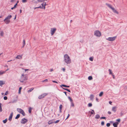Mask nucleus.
<instances>
[{
    "label": "nucleus",
    "instance_id": "obj_1",
    "mask_svg": "<svg viewBox=\"0 0 127 127\" xmlns=\"http://www.w3.org/2000/svg\"><path fill=\"white\" fill-rule=\"evenodd\" d=\"M64 62L67 64H70L71 63V60L67 54H65L64 56Z\"/></svg>",
    "mask_w": 127,
    "mask_h": 127
},
{
    "label": "nucleus",
    "instance_id": "obj_2",
    "mask_svg": "<svg viewBox=\"0 0 127 127\" xmlns=\"http://www.w3.org/2000/svg\"><path fill=\"white\" fill-rule=\"evenodd\" d=\"M28 79V77L26 75H24V74H22L21 76V79L20 80V82L23 83L24 81L27 80Z\"/></svg>",
    "mask_w": 127,
    "mask_h": 127
},
{
    "label": "nucleus",
    "instance_id": "obj_3",
    "mask_svg": "<svg viewBox=\"0 0 127 127\" xmlns=\"http://www.w3.org/2000/svg\"><path fill=\"white\" fill-rule=\"evenodd\" d=\"M106 4L113 11L114 13H116L117 14H118V12L115 9V8H114L113 7H112L111 5L107 3H106Z\"/></svg>",
    "mask_w": 127,
    "mask_h": 127
},
{
    "label": "nucleus",
    "instance_id": "obj_4",
    "mask_svg": "<svg viewBox=\"0 0 127 127\" xmlns=\"http://www.w3.org/2000/svg\"><path fill=\"white\" fill-rule=\"evenodd\" d=\"M17 111L20 113L22 114L23 116H24L26 115L22 109L21 108H17Z\"/></svg>",
    "mask_w": 127,
    "mask_h": 127
},
{
    "label": "nucleus",
    "instance_id": "obj_5",
    "mask_svg": "<svg viewBox=\"0 0 127 127\" xmlns=\"http://www.w3.org/2000/svg\"><path fill=\"white\" fill-rule=\"evenodd\" d=\"M94 35L98 37H100L101 35V33L98 30L95 31L94 32Z\"/></svg>",
    "mask_w": 127,
    "mask_h": 127
},
{
    "label": "nucleus",
    "instance_id": "obj_6",
    "mask_svg": "<svg viewBox=\"0 0 127 127\" xmlns=\"http://www.w3.org/2000/svg\"><path fill=\"white\" fill-rule=\"evenodd\" d=\"M48 93H44L43 94H41V95H40L38 97V98L39 99H42L44 97L48 95Z\"/></svg>",
    "mask_w": 127,
    "mask_h": 127
},
{
    "label": "nucleus",
    "instance_id": "obj_7",
    "mask_svg": "<svg viewBox=\"0 0 127 127\" xmlns=\"http://www.w3.org/2000/svg\"><path fill=\"white\" fill-rule=\"evenodd\" d=\"M56 30V28H51V33L52 35H53L55 32Z\"/></svg>",
    "mask_w": 127,
    "mask_h": 127
},
{
    "label": "nucleus",
    "instance_id": "obj_8",
    "mask_svg": "<svg viewBox=\"0 0 127 127\" xmlns=\"http://www.w3.org/2000/svg\"><path fill=\"white\" fill-rule=\"evenodd\" d=\"M116 37V36H115L112 37H109L107 39L109 41H113L115 40Z\"/></svg>",
    "mask_w": 127,
    "mask_h": 127
},
{
    "label": "nucleus",
    "instance_id": "obj_9",
    "mask_svg": "<svg viewBox=\"0 0 127 127\" xmlns=\"http://www.w3.org/2000/svg\"><path fill=\"white\" fill-rule=\"evenodd\" d=\"M28 121V120L25 118H23L21 121V123L23 124H25Z\"/></svg>",
    "mask_w": 127,
    "mask_h": 127
},
{
    "label": "nucleus",
    "instance_id": "obj_10",
    "mask_svg": "<svg viewBox=\"0 0 127 127\" xmlns=\"http://www.w3.org/2000/svg\"><path fill=\"white\" fill-rule=\"evenodd\" d=\"M12 17L11 15H9L7 16L5 19L3 21H5L6 20H9Z\"/></svg>",
    "mask_w": 127,
    "mask_h": 127
},
{
    "label": "nucleus",
    "instance_id": "obj_11",
    "mask_svg": "<svg viewBox=\"0 0 127 127\" xmlns=\"http://www.w3.org/2000/svg\"><path fill=\"white\" fill-rule=\"evenodd\" d=\"M13 112H12L11 114H10V115L9 117V120L11 121L12 120V116H13Z\"/></svg>",
    "mask_w": 127,
    "mask_h": 127
},
{
    "label": "nucleus",
    "instance_id": "obj_12",
    "mask_svg": "<svg viewBox=\"0 0 127 127\" xmlns=\"http://www.w3.org/2000/svg\"><path fill=\"white\" fill-rule=\"evenodd\" d=\"M119 123L118 122H115L113 124V126L114 127H117L118 125L119 124Z\"/></svg>",
    "mask_w": 127,
    "mask_h": 127
},
{
    "label": "nucleus",
    "instance_id": "obj_13",
    "mask_svg": "<svg viewBox=\"0 0 127 127\" xmlns=\"http://www.w3.org/2000/svg\"><path fill=\"white\" fill-rule=\"evenodd\" d=\"M60 86L62 88H63V87H67V88H69L70 87L69 86H67L65 85L64 84H62L61 85H60Z\"/></svg>",
    "mask_w": 127,
    "mask_h": 127
},
{
    "label": "nucleus",
    "instance_id": "obj_14",
    "mask_svg": "<svg viewBox=\"0 0 127 127\" xmlns=\"http://www.w3.org/2000/svg\"><path fill=\"white\" fill-rule=\"evenodd\" d=\"M54 120H52L49 121L48 122V124L49 125H50L54 123Z\"/></svg>",
    "mask_w": 127,
    "mask_h": 127
},
{
    "label": "nucleus",
    "instance_id": "obj_15",
    "mask_svg": "<svg viewBox=\"0 0 127 127\" xmlns=\"http://www.w3.org/2000/svg\"><path fill=\"white\" fill-rule=\"evenodd\" d=\"M5 81H4L2 80L0 81V86H2V85L4 84H5Z\"/></svg>",
    "mask_w": 127,
    "mask_h": 127
},
{
    "label": "nucleus",
    "instance_id": "obj_16",
    "mask_svg": "<svg viewBox=\"0 0 127 127\" xmlns=\"http://www.w3.org/2000/svg\"><path fill=\"white\" fill-rule=\"evenodd\" d=\"M116 108L117 107L116 106L113 107L112 109V110L114 112H116Z\"/></svg>",
    "mask_w": 127,
    "mask_h": 127
},
{
    "label": "nucleus",
    "instance_id": "obj_17",
    "mask_svg": "<svg viewBox=\"0 0 127 127\" xmlns=\"http://www.w3.org/2000/svg\"><path fill=\"white\" fill-rule=\"evenodd\" d=\"M63 107V105L62 104H60L59 106L60 109V113H61L62 112V110Z\"/></svg>",
    "mask_w": 127,
    "mask_h": 127
},
{
    "label": "nucleus",
    "instance_id": "obj_18",
    "mask_svg": "<svg viewBox=\"0 0 127 127\" xmlns=\"http://www.w3.org/2000/svg\"><path fill=\"white\" fill-rule=\"evenodd\" d=\"M22 58V57L21 56L19 55H18L16 57V58L17 59H21Z\"/></svg>",
    "mask_w": 127,
    "mask_h": 127
},
{
    "label": "nucleus",
    "instance_id": "obj_19",
    "mask_svg": "<svg viewBox=\"0 0 127 127\" xmlns=\"http://www.w3.org/2000/svg\"><path fill=\"white\" fill-rule=\"evenodd\" d=\"M4 21L5 22V24H8L10 22V21L9 20H6L5 21Z\"/></svg>",
    "mask_w": 127,
    "mask_h": 127
},
{
    "label": "nucleus",
    "instance_id": "obj_20",
    "mask_svg": "<svg viewBox=\"0 0 127 127\" xmlns=\"http://www.w3.org/2000/svg\"><path fill=\"white\" fill-rule=\"evenodd\" d=\"M23 46L22 47V48H23L25 45V40H24L23 42Z\"/></svg>",
    "mask_w": 127,
    "mask_h": 127
},
{
    "label": "nucleus",
    "instance_id": "obj_21",
    "mask_svg": "<svg viewBox=\"0 0 127 127\" xmlns=\"http://www.w3.org/2000/svg\"><path fill=\"white\" fill-rule=\"evenodd\" d=\"M91 110L92 111H89V112L91 114V115H90V116H91V115H92L94 114H95V113L94 110L92 109H91Z\"/></svg>",
    "mask_w": 127,
    "mask_h": 127
},
{
    "label": "nucleus",
    "instance_id": "obj_22",
    "mask_svg": "<svg viewBox=\"0 0 127 127\" xmlns=\"http://www.w3.org/2000/svg\"><path fill=\"white\" fill-rule=\"evenodd\" d=\"M34 89V88H30L29 90L28 91V93H29L31 92H32L33 89Z\"/></svg>",
    "mask_w": 127,
    "mask_h": 127
},
{
    "label": "nucleus",
    "instance_id": "obj_23",
    "mask_svg": "<svg viewBox=\"0 0 127 127\" xmlns=\"http://www.w3.org/2000/svg\"><path fill=\"white\" fill-rule=\"evenodd\" d=\"M94 95L92 94H91L90 95V99L91 100H93L94 98Z\"/></svg>",
    "mask_w": 127,
    "mask_h": 127
},
{
    "label": "nucleus",
    "instance_id": "obj_24",
    "mask_svg": "<svg viewBox=\"0 0 127 127\" xmlns=\"http://www.w3.org/2000/svg\"><path fill=\"white\" fill-rule=\"evenodd\" d=\"M100 118V116L99 115L97 114L96 115L95 117V118L96 119H99Z\"/></svg>",
    "mask_w": 127,
    "mask_h": 127
},
{
    "label": "nucleus",
    "instance_id": "obj_25",
    "mask_svg": "<svg viewBox=\"0 0 127 127\" xmlns=\"http://www.w3.org/2000/svg\"><path fill=\"white\" fill-rule=\"evenodd\" d=\"M20 114H18L15 117V119H18L20 117Z\"/></svg>",
    "mask_w": 127,
    "mask_h": 127
},
{
    "label": "nucleus",
    "instance_id": "obj_26",
    "mask_svg": "<svg viewBox=\"0 0 127 127\" xmlns=\"http://www.w3.org/2000/svg\"><path fill=\"white\" fill-rule=\"evenodd\" d=\"M62 88L63 89L66 90L67 91H68L69 92H70V93L71 92V91H70V90H69L68 89H67V88Z\"/></svg>",
    "mask_w": 127,
    "mask_h": 127
},
{
    "label": "nucleus",
    "instance_id": "obj_27",
    "mask_svg": "<svg viewBox=\"0 0 127 127\" xmlns=\"http://www.w3.org/2000/svg\"><path fill=\"white\" fill-rule=\"evenodd\" d=\"M88 79L89 80H91L93 79V77L92 76H89L88 77Z\"/></svg>",
    "mask_w": 127,
    "mask_h": 127
},
{
    "label": "nucleus",
    "instance_id": "obj_28",
    "mask_svg": "<svg viewBox=\"0 0 127 127\" xmlns=\"http://www.w3.org/2000/svg\"><path fill=\"white\" fill-rule=\"evenodd\" d=\"M22 89V87H20L19 88V90H18V93L19 94H20L21 92V90Z\"/></svg>",
    "mask_w": 127,
    "mask_h": 127
},
{
    "label": "nucleus",
    "instance_id": "obj_29",
    "mask_svg": "<svg viewBox=\"0 0 127 127\" xmlns=\"http://www.w3.org/2000/svg\"><path fill=\"white\" fill-rule=\"evenodd\" d=\"M32 108L31 107H30L29 108L28 111L29 113H31L32 112Z\"/></svg>",
    "mask_w": 127,
    "mask_h": 127
},
{
    "label": "nucleus",
    "instance_id": "obj_30",
    "mask_svg": "<svg viewBox=\"0 0 127 127\" xmlns=\"http://www.w3.org/2000/svg\"><path fill=\"white\" fill-rule=\"evenodd\" d=\"M1 103H0V112H1L2 111V110L1 107Z\"/></svg>",
    "mask_w": 127,
    "mask_h": 127
},
{
    "label": "nucleus",
    "instance_id": "obj_31",
    "mask_svg": "<svg viewBox=\"0 0 127 127\" xmlns=\"http://www.w3.org/2000/svg\"><path fill=\"white\" fill-rule=\"evenodd\" d=\"M103 92H101L99 94V96L100 97L101 96L103 95Z\"/></svg>",
    "mask_w": 127,
    "mask_h": 127
},
{
    "label": "nucleus",
    "instance_id": "obj_32",
    "mask_svg": "<svg viewBox=\"0 0 127 127\" xmlns=\"http://www.w3.org/2000/svg\"><path fill=\"white\" fill-rule=\"evenodd\" d=\"M4 34V33L3 31H1L0 33V35L1 36H3Z\"/></svg>",
    "mask_w": 127,
    "mask_h": 127
},
{
    "label": "nucleus",
    "instance_id": "obj_33",
    "mask_svg": "<svg viewBox=\"0 0 127 127\" xmlns=\"http://www.w3.org/2000/svg\"><path fill=\"white\" fill-rule=\"evenodd\" d=\"M68 98L69 99L70 101L71 102L73 101V100L70 96H68Z\"/></svg>",
    "mask_w": 127,
    "mask_h": 127
},
{
    "label": "nucleus",
    "instance_id": "obj_34",
    "mask_svg": "<svg viewBox=\"0 0 127 127\" xmlns=\"http://www.w3.org/2000/svg\"><path fill=\"white\" fill-rule=\"evenodd\" d=\"M109 71V74H112L113 73H112V72L111 70L110 69H109L108 70Z\"/></svg>",
    "mask_w": 127,
    "mask_h": 127
},
{
    "label": "nucleus",
    "instance_id": "obj_35",
    "mask_svg": "<svg viewBox=\"0 0 127 127\" xmlns=\"http://www.w3.org/2000/svg\"><path fill=\"white\" fill-rule=\"evenodd\" d=\"M7 121V119H5V120H3V122L4 124L6 123Z\"/></svg>",
    "mask_w": 127,
    "mask_h": 127
},
{
    "label": "nucleus",
    "instance_id": "obj_36",
    "mask_svg": "<svg viewBox=\"0 0 127 127\" xmlns=\"http://www.w3.org/2000/svg\"><path fill=\"white\" fill-rule=\"evenodd\" d=\"M92 104L91 103H89L88 104V106L89 107H91L92 106Z\"/></svg>",
    "mask_w": 127,
    "mask_h": 127
},
{
    "label": "nucleus",
    "instance_id": "obj_37",
    "mask_svg": "<svg viewBox=\"0 0 127 127\" xmlns=\"http://www.w3.org/2000/svg\"><path fill=\"white\" fill-rule=\"evenodd\" d=\"M60 121V120H58L55 121H54V123L56 124L59 123Z\"/></svg>",
    "mask_w": 127,
    "mask_h": 127
},
{
    "label": "nucleus",
    "instance_id": "obj_38",
    "mask_svg": "<svg viewBox=\"0 0 127 127\" xmlns=\"http://www.w3.org/2000/svg\"><path fill=\"white\" fill-rule=\"evenodd\" d=\"M41 5H42V7H43L42 8H43L44 9H45V6H44V5L43 4V3H42L41 4Z\"/></svg>",
    "mask_w": 127,
    "mask_h": 127
},
{
    "label": "nucleus",
    "instance_id": "obj_39",
    "mask_svg": "<svg viewBox=\"0 0 127 127\" xmlns=\"http://www.w3.org/2000/svg\"><path fill=\"white\" fill-rule=\"evenodd\" d=\"M93 57H91L89 58V60L91 61H93Z\"/></svg>",
    "mask_w": 127,
    "mask_h": 127
},
{
    "label": "nucleus",
    "instance_id": "obj_40",
    "mask_svg": "<svg viewBox=\"0 0 127 127\" xmlns=\"http://www.w3.org/2000/svg\"><path fill=\"white\" fill-rule=\"evenodd\" d=\"M42 7H42V6H41L40 5L38 7H35L34 8V9H36V8H42Z\"/></svg>",
    "mask_w": 127,
    "mask_h": 127
},
{
    "label": "nucleus",
    "instance_id": "obj_41",
    "mask_svg": "<svg viewBox=\"0 0 127 127\" xmlns=\"http://www.w3.org/2000/svg\"><path fill=\"white\" fill-rule=\"evenodd\" d=\"M100 119L106 120V118L105 117H102L100 118Z\"/></svg>",
    "mask_w": 127,
    "mask_h": 127
},
{
    "label": "nucleus",
    "instance_id": "obj_42",
    "mask_svg": "<svg viewBox=\"0 0 127 127\" xmlns=\"http://www.w3.org/2000/svg\"><path fill=\"white\" fill-rule=\"evenodd\" d=\"M71 102V106H72V107H74V104L73 102Z\"/></svg>",
    "mask_w": 127,
    "mask_h": 127
},
{
    "label": "nucleus",
    "instance_id": "obj_43",
    "mask_svg": "<svg viewBox=\"0 0 127 127\" xmlns=\"http://www.w3.org/2000/svg\"><path fill=\"white\" fill-rule=\"evenodd\" d=\"M110 125V124L109 123H108L106 124V126L107 127H109Z\"/></svg>",
    "mask_w": 127,
    "mask_h": 127
},
{
    "label": "nucleus",
    "instance_id": "obj_44",
    "mask_svg": "<svg viewBox=\"0 0 127 127\" xmlns=\"http://www.w3.org/2000/svg\"><path fill=\"white\" fill-rule=\"evenodd\" d=\"M39 2H42L44 1H47V0H37Z\"/></svg>",
    "mask_w": 127,
    "mask_h": 127
},
{
    "label": "nucleus",
    "instance_id": "obj_45",
    "mask_svg": "<svg viewBox=\"0 0 127 127\" xmlns=\"http://www.w3.org/2000/svg\"><path fill=\"white\" fill-rule=\"evenodd\" d=\"M3 98L4 100H6L7 99V97L6 96H4L3 97Z\"/></svg>",
    "mask_w": 127,
    "mask_h": 127
},
{
    "label": "nucleus",
    "instance_id": "obj_46",
    "mask_svg": "<svg viewBox=\"0 0 127 127\" xmlns=\"http://www.w3.org/2000/svg\"><path fill=\"white\" fill-rule=\"evenodd\" d=\"M101 124L102 126H103L104 125V121H102L101 123Z\"/></svg>",
    "mask_w": 127,
    "mask_h": 127
},
{
    "label": "nucleus",
    "instance_id": "obj_47",
    "mask_svg": "<svg viewBox=\"0 0 127 127\" xmlns=\"http://www.w3.org/2000/svg\"><path fill=\"white\" fill-rule=\"evenodd\" d=\"M116 121H117L118 123L120 122V119H118L116 120Z\"/></svg>",
    "mask_w": 127,
    "mask_h": 127
},
{
    "label": "nucleus",
    "instance_id": "obj_48",
    "mask_svg": "<svg viewBox=\"0 0 127 127\" xmlns=\"http://www.w3.org/2000/svg\"><path fill=\"white\" fill-rule=\"evenodd\" d=\"M17 101V100H14L13 101L11 102V103H15Z\"/></svg>",
    "mask_w": 127,
    "mask_h": 127
},
{
    "label": "nucleus",
    "instance_id": "obj_49",
    "mask_svg": "<svg viewBox=\"0 0 127 127\" xmlns=\"http://www.w3.org/2000/svg\"><path fill=\"white\" fill-rule=\"evenodd\" d=\"M8 94V92L6 91L5 94V95H7Z\"/></svg>",
    "mask_w": 127,
    "mask_h": 127
},
{
    "label": "nucleus",
    "instance_id": "obj_50",
    "mask_svg": "<svg viewBox=\"0 0 127 127\" xmlns=\"http://www.w3.org/2000/svg\"><path fill=\"white\" fill-rule=\"evenodd\" d=\"M27 1V0H22V2L23 3L26 2Z\"/></svg>",
    "mask_w": 127,
    "mask_h": 127
},
{
    "label": "nucleus",
    "instance_id": "obj_51",
    "mask_svg": "<svg viewBox=\"0 0 127 127\" xmlns=\"http://www.w3.org/2000/svg\"><path fill=\"white\" fill-rule=\"evenodd\" d=\"M4 73V72L3 71V72H1V71H0V75H2Z\"/></svg>",
    "mask_w": 127,
    "mask_h": 127
},
{
    "label": "nucleus",
    "instance_id": "obj_52",
    "mask_svg": "<svg viewBox=\"0 0 127 127\" xmlns=\"http://www.w3.org/2000/svg\"><path fill=\"white\" fill-rule=\"evenodd\" d=\"M69 116H70L69 114H68L67 116V117L66 118V119H65V120H66V119H68V118L69 117Z\"/></svg>",
    "mask_w": 127,
    "mask_h": 127
},
{
    "label": "nucleus",
    "instance_id": "obj_53",
    "mask_svg": "<svg viewBox=\"0 0 127 127\" xmlns=\"http://www.w3.org/2000/svg\"><path fill=\"white\" fill-rule=\"evenodd\" d=\"M48 79H45V80H43L42 81V82H46L48 81Z\"/></svg>",
    "mask_w": 127,
    "mask_h": 127
},
{
    "label": "nucleus",
    "instance_id": "obj_54",
    "mask_svg": "<svg viewBox=\"0 0 127 127\" xmlns=\"http://www.w3.org/2000/svg\"><path fill=\"white\" fill-rule=\"evenodd\" d=\"M52 82H53V83H58V82L57 81H55L53 80Z\"/></svg>",
    "mask_w": 127,
    "mask_h": 127
},
{
    "label": "nucleus",
    "instance_id": "obj_55",
    "mask_svg": "<svg viewBox=\"0 0 127 127\" xmlns=\"http://www.w3.org/2000/svg\"><path fill=\"white\" fill-rule=\"evenodd\" d=\"M112 75L113 76V78L114 79L115 78V76L114 75L113 73L112 74Z\"/></svg>",
    "mask_w": 127,
    "mask_h": 127
},
{
    "label": "nucleus",
    "instance_id": "obj_56",
    "mask_svg": "<svg viewBox=\"0 0 127 127\" xmlns=\"http://www.w3.org/2000/svg\"><path fill=\"white\" fill-rule=\"evenodd\" d=\"M62 70H63V71H64V72L65 71V68H62Z\"/></svg>",
    "mask_w": 127,
    "mask_h": 127
},
{
    "label": "nucleus",
    "instance_id": "obj_57",
    "mask_svg": "<svg viewBox=\"0 0 127 127\" xmlns=\"http://www.w3.org/2000/svg\"><path fill=\"white\" fill-rule=\"evenodd\" d=\"M15 1V0H11L10 1V2H13Z\"/></svg>",
    "mask_w": 127,
    "mask_h": 127
},
{
    "label": "nucleus",
    "instance_id": "obj_58",
    "mask_svg": "<svg viewBox=\"0 0 127 127\" xmlns=\"http://www.w3.org/2000/svg\"><path fill=\"white\" fill-rule=\"evenodd\" d=\"M112 102L111 101H110L109 102V104H112Z\"/></svg>",
    "mask_w": 127,
    "mask_h": 127
},
{
    "label": "nucleus",
    "instance_id": "obj_59",
    "mask_svg": "<svg viewBox=\"0 0 127 127\" xmlns=\"http://www.w3.org/2000/svg\"><path fill=\"white\" fill-rule=\"evenodd\" d=\"M14 7V8H15L17 7V6L16 5H14V6L13 7Z\"/></svg>",
    "mask_w": 127,
    "mask_h": 127
},
{
    "label": "nucleus",
    "instance_id": "obj_60",
    "mask_svg": "<svg viewBox=\"0 0 127 127\" xmlns=\"http://www.w3.org/2000/svg\"><path fill=\"white\" fill-rule=\"evenodd\" d=\"M108 113L109 114H111V112L109 111L108 112Z\"/></svg>",
    "mask_w": 127,
    "mask_h": 127
},
{
    "label": "nucleus",
    "instance_id": "obj_61",
    "mask_svg": "<svg viewBox=\"0 0 127 127\" xmlns=\"http://www.w3.org/2000/svg\"><path fill=\"white\" fill-rule=\"evenodd\" d=\"M63 93H64V94H65L66 96L67 95V94H66V93H67L66 92H63Z\"/></svg>",
    "mask_w": 127,
    "mask_h": 127
},
{
    "label": "nucleus",
    "instance_id": "obj_62",
    "mask_svg": "<svg viewBox=\"0 0 127 127\" xmlns=\"http://www.w3.org/2000/svg\"><path fill=\"white\" fill-rule=\"evenodd\" d=\"M96 101H97V102H98L99 101H98V98H97V97H96Z\"/></svg>",
    "mask_w": 127,
    "mask_h": 127
},
{
    "label": "nucleus",
    "instance_id": "obj_63",
    "mask_svg": "<svg viewBox=\"0 0 127 127\" xmlns=\"http://www.w3.org/2000/svg\"><path fill=\"white\" fill-rule=\"evenodd\" d=\"M121 116H123V114L122 112L121 113Z\"/></svg>",
    "mask_w": 127,
    "mask_h": 127
},
{
    "label": "nucleus",
    "instance_id": "obj_64",
    "mask_svg": "<svg viewBox=\"0 0 127 127\" xmlns=\"http://www.w3.org/2000/svg\"><path fill=\"white\" fill-rule=\"evenodd\" d=\"M17 15H16L15 16V17L14 18V19H15L16 18Z\"/></svg>",
    "mask_w": 127,
    "mask_h": 127
}]
</instances>
